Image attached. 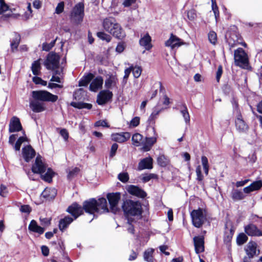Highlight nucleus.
Wrapping results in <instances>:
<instances>
[{
    "instance_id": "3c124183",
    "label": "nucleus",
    "mask_w": 262,
    "mask_h": 262,
    "mask_svg": "<svg viewBox=\"0 0 262 262\" xmlns=\"http://www.w3.org/2000/svg\"><path fill=\"white\" fill-rule=\"evenodd\" d=\"M132 72L135 78H138L141 75L142 69L140 67L133 66V70H132Z\"/></svg>"
},
{
    "instance_id": "0eeeda50",
    "label": "nucleus",
    "mask_w": 262,
    "mask_h": 262,
    "mask_svg": "<svg viewBox=\"0 0 262 262\" xmlns=\"http://www.w3.org/2000/svg\"><path fill=\"white\" fill-rule=\"evenodd\" d=\"M59 56L56 53H50L44 62V65L48 70H57L59 64Z\"/></svg>"
},
{
    "instance_id": "9b49d317",
    "label": "nucleus",
    "mask_w": 262,
    "mask_h": 262,
    "mask_svg": "<svg viewBox=\"0 0 262 262\" xmlns=\"http://www.w3.org/2000/svg\"><path fill=\"white\" fill-rule=\"evenodd\" d=\"M228 42L231 47H233L236 45H241L244 47H247V44L243 41L242 36L237 32H231L230 33Z\"/></svg>"
},
{
    "instance_id": "338daca9",
    "label": "nucleus",
    "mask_w": 262,
    "mask_h": 262,
    "mask_svg": "<svg viewBox=\"0 0 262 262\" xmlns=\"http://www.w3.org/2000/svg\"><path fill=\"white\" fill-rule=\"evenodd\" d=\"M223 73V69L222 66H219L217 68V71L216 74V79L217 82H219L220 78Z\"/></svg>"
},
{
    "instance_id": "4d7b16f0",
    "label": "nucleus",
    "mask_w": 262,
    "mask_h": 262,
    "mask_svg": "<svg viewBox=\"0 0 262 262\" xmlns=\"http://www.w3.org/2000/svg\"><path fill=\"white\" fill-rule=\"evenodd\" d=\"M212 10L214 13L215 18L217 21L219 18L220 13L217 4L211 5Z\"/></svg>"
},
{
    "instance_id": "a211bd4d",
    "label": "nucleus",
    "mask_w": 262,
    "mask_h": 262,
    "mask_svg": "<svg viewBox=\"0 0 262 262\" xmlns=\"http://www.w3.org/2000/svg\"><path fill=\"white\" fill-rule=\"evenodd\" d=\"M35 151L31 145H27L22 149V154L25 160L28 162L35 156Z\"/></svg>"
},
{
    "instance_id": "c85d7f7f",
    "label": "nucleus",
    "mask_w": 262,
    "mask_h": 262,
    "mask_svg": "<svg viewBox=\"0 0 262 262\" xmlns=\"http://www.w3.org/2000/svg\"><path fill=\"white\" fill-rule=\"evenodd\" d=\"M57 194L55 188H46L42 192L41 196L48 200L53 199Z\"/></svg>"
},
{
    "instance_id": "09e8293b",
    "label": "nucleus",
    "mask_w": 262,
    "mask_h": 262,
    "mask_svg": "<svg viewBox=\"0 0 262 262\" xmlns=\"http://www.w3.org/2000/svg\"><path fill=\"white\" fill-rule=\"evenodd\" d=\"M118 179L123 183H126L129 180V176L127 172L120 173L118 175Z\"/></svg>"
},
{
    "instance_id": "de8ad7c7",
    "label": "nucleus",
    "mask_w": 262,
    "mask_h": 262,
    "mask_svg": "<svg viewBox=\"0 0 262 262\" xmlns=\"http://www.w3.org/2000/svg\"><path fill=\"white\" fill-rule=\"evenodd\" d=\"M208 39L210 43L215 45L217 41L216 34L214 31H210L208 33Z\"/></svg>"
},
{
    "instance_id": "0e129e2a",
    "label": "nucleus",
    "mask_w": 262,
    "mask_h": 262,
    "mask_svg": "<svg viewBox=\"0 0 262 262\" xmlns=\"http://www.w3.org/2000/svg\"><path fill=\"white\" fill-rule=\"evenodd\" d=\"M60 134L62 137L64 141H67L69 138V133L67 129L63 128L60 131Z\"/></svg>"
},
{
    "instance_id": "2eb2a0df",
    "label": "nucleus",
    "mask_w": 262,
    "mask_h": 262,
    "mask_svg": "<svg viewBox=\"0 0 262 262\" xmlns=\"http://www.w3.org/2000/svg\"><path fill=\"white\" fill-rule=\"evenodd\" d=\"M195 251L197 254L204 251V238L203 236H196L193 237Z\"/></svg>"
},
{
    "instance_id": "6e6d98bb",
    "label": "nucleus",
    "mask_w": 262,
    "mask_h": 262,
    "mask_svg": "<svg viewBox=\"0 0 262 262\" xmlns=\"http://www.w3.org/2000/svg\"><path fill=\"white\" fill-rule=\"evenodd\" d=\"M79 171V168L75 167L70 170L68 174V178L69 179H72L75 176H76Z\"/></svg>"
},
{
    "instance_id": "7ed1b4c3",
    "label": "nucleus",
    "mask_w": 262,
    "mask_h": 262,
    "mask_svg": "<svg viewBox=\"0 0 262 262\" xmlns=\"http://www.w3.org/2000/svg\"><path fill=\"white\" fill-rule=\"evenodd\" d=\"M83 209L86 213H96L97 200L94 198L90 199L83 202L82 207L76 202L73 203L67 209L68 213L81 211Z\"/></svg>"
},
{
    "instance_id": "f257e3e1",
    "label": "nucleus",
    "mask_w": 262,
    "mask_h": 262,
    "mask_svg": "<svg viewBox=\"0 0 262 262\" xmlns=\"http://www.w3.org/2000/svg\"><path fill=\"white\" fill-rule=\"evenodd\" d=\"M32 171L34 173L40 174L42 179L48 182L52 181L54 174V172L50 168H47L46 164L40 155L36 157L35 163L32 166Z\"/></svg>"
},
{
    "instance_id": "1a4fd4ad",
    "label": "nucleus",
    "mask_w": 262,
    "mask_h": 262,
    "mask_svg": "<svg viewBox=\"0 0 262 262\" xmlns=\"http://www.w3.org/2000/svg\"><path fill=\"white\" fill-rule=\"evenodd\" d=\"M152 130L154 133V136L145 137L143 141L142 149L144 151H149L157 142L158 137V134L156 133L154 127H152Z\"/></svg>"
},
{
    "instance_id": "72a5a7b5",
    "label": "nucleus",
    "mask_w": 262,
    "mask_h": 262,
    "mask_svg": "<svg viewBox=\"0 0 262 262\" xmlns=\"http://www.w3.org/2000/svg\"><path fill=\"white\" fill-rule=\"evenodd\" d=\"M247 254L249 257H252L256 254V244L254 242H249L246 249Z\"/></svg>"
},
{
    "instance_id": "393cba45",
    "label": "nucleus",
    "mask_w": 262,
    "mask_h": 262,
    "mask_svg": "<svg viewBox=\"0 0 262 262\" xmlns=\"http://www.w3.org/2000/svg\"><path fill=\"white\" fill-rule=\"evenodd\" d=\"M262 187V181L258 180L253 182L249 186L245 187L243 191L245 193H249L252 191H256Z\"/></svg>"
},
{
    "instance_id": "58836bf2",
    "label": "nucleus",
    "mask_w": 262,
    "mask_h": 262,
    "mask_svg": "<svg viewBox=\"0 0 262 262\" xmlns=\"http://www.w3.org/2000/svg\"><path fill=\"white\" fill-rule=\"evenodd\" d=\"M71 105L74 107L78 108H86L89 110L91 109L92 107V104L89 103H83V102H73L71 103Z\"/></svg>"
},
{
    "instance_id": "603ef678",
    "label": "nucleus",
    "mask_w": 262,
    "mask_h": 262,
    "mask_svg": "<svg viewBox=\"0 0 262 262\" xmlns=\"http://www.w3.org/2000/svg\"><path fill=\"white\" fill-rule=\"evenodd\" d=\"M19 36L17 35L15 38L12 41L11 43V47L12 51H13L14 49H16L17 48L19 43Z\"/></svg>"
},
{
    "instance_id": "aec40b11",
    "label": "nucleus",
    "mask_w": 262,
    "mask_h": 262,
    "mask_svg": "<svg viewBox=\"0 0 262 262\" xmlns=\"http://www.w3.org/2000/svg\"><path fill=\"white\" fill-rule=\"evenodd\" d=\"M103 83V78L98 76L92 80L90 85L89 89L92 92H96L98 90L102 88Z\"/></svg>"
},
{
    "instance_id": "c03bdc74",
    "label": "nucleus",
    "mask_w": 262,
    "mask_h": 262,
    "mask_svg": "<svg viewBox=\"0 0 262 262\" xmlns=\"http://www.w3.org/2000/svg\"><path fill=\"white\" fill-rule=\"evenodd\" d=\"M56 75H60V72L59 70H55L53 75L52 76L51 81L58 82L59 84L62 83V79L59 76Z\"/></svg>"
},
{
    "instance_id": "e433bc0d",
    "label": "nucleus",
    "mask_w": 262,
    "mask_h": 262,
    "mask_svg": "<svg viewBox=\"0 0 262 262\" xmlns=\"http://www.w3.org/2000/svg\"><path fill=\"white\" fill-rule=\"evenodd\" d=\"M40 61V59H39L34 61L32 64L31 70L34 75H38L40 73L41 63Z\"/></svg>"
},
{
    "instance_id": "423d86ee",
    "label": "nucleus",
    "mask_w": 262,
    "mask_h": 262,
    "mask_svg": "<svg viewBox=\"0 0 262 262\" xmlns=\"http://www.w3.org/2000/svg\"><path fill=\"white\" fill-rule=\"evenodd\" d=\"M84 16V6L82 3H78L73 8L70 17L71 20L76 24L80 23Z\"/></svg>"
},
{
    "instance_id": "9d476101",
    "label": "nucleus",
    "mask_w": 262,
    "mask_h": 262,
    "mask_svg": "<svg viewBox=\"0 0 262 262\" xmlns=\"http://www.w3.org/2000/svg\"><path fill=\"white\" fill-rule=\"evenodd\" d=\"M120 197V193L119 192L107 193L106 198L110 205L111 210L112 212H115L118 210V204Z\"/></svg>"
},
{
    "instance_id": "2f4dec72",
    "label": "nucleus",
    "mask_w": 262,
    "mask_h": 262,
    "mask_svg": "<svg viewBox=\"0 0 262 262\" xmlns=\"http://www.w3.org/2000/svg\"><path fill=\"white\" fill-rule=\"evenodd\" d=\"M73 221V219L69 216H66L64 218L61 219L59 223V228L63 231L66 229L69 224H70Z\"/></svg>"
},
{
    "instance_id": "774afa93",
    "label": "nucleus",
    "mask_w": 262,
    "mask_h": 262,
    "mask_svg": "<svg viewBox=\"0 0 262 262\" xmlns=\"http://www.w3.org/2000/svg\"><path fill=\"white\" fill-rule=\"evenodd\" d=\"M95 126H103V127H109L107 123L105 120H99L95 123Z\"/></svg>"
},
{
    "instance_id": "13d9d810",
    "label": "nucleus",
    "mask_w": 262,
    "mask_h": 262,
    "mask_svg": "<svg viewBox=\"0 0 262 262\" xmlns=\"http://www.w3.org/2000/svg\"><path fill=\"white\" fill-rule=\"evenodd\" d=\"M64 4L63 2H61L58 3L55 9V13L59 14L62 12L64 9Z\"/></svg>"
},
{
    "instance_id": "7c9ffc66",
    "label": "nucleus",
    "mask_w": 262,
    "mask_h": 262,
    "mask_svg": "<svg viewBox=\"0 0 262 262\" xmlns=\"http://www.w3.org/2000/svg\"><path fill=\"white\" fill-rule=\"evenodd\" d=\"M139 43L141 46L144 47L147 50H150L152 47L151 37L148 34H146L142 37L140 40Z\"/></svg>"
},
{
    "instance_id": "8fccbe9b",
    "label": "nucleus",
    "mask_w": 262,
    "mask_h": 262,
    "mask_svg": "<svg viewBox=\"0 0 262 262\" xmlns=\"http://www.w3.org/2000/svg\"><path fill=\"white\" fill-rule=\"evenodd\" d=\"M27 140V138L25 137H20L17 140L15 145L14 148L16 150H19L21 144Z\"/></svg>"
},
{
    "instance_id": "473e14b6",
    "label": "nucleus",
    "mask_w": 262,
    "mask_h": 262,
    "mask_svg": "<svg viewBox=\"0 0 262 262\" xmlns=\"http://www.w3.org/2000/svg\"><path fill=\"white\" fill-rule=\"evenodd\" d=\"M132 140L134 146L137 147L142 146V143L144 141L143 136L139 133L134 134L132 136Z\"/></svg>"
},
{
    "instance_id": "49530a36",
    "label": "nucleus",
    "mask_w": 262,
    "mask_h": 262,
    "mask_svg": "<svg viewBox=\"0 0 262 262\" xmlns=\"http://www.w3.org/2000/svg\"><path fill=\"white\" fill-rule=\"evenodd\" d=\"M97 36L103 40H105L107 42H110L111 40L112 37L110 35L105 33L103 32H99L97 34Z\"/></svg>"
},
{
    "instance_id": "20e7f679",
    "label": "nucleus",
    "mask_w": 262,
    "mask_h": 262,
    "mask_svg": "<svg viewBox=\"0 0 262 262\" xmlns=\"http://www.w3.org/2000/svg\"><path fill=\"white\" fill-rule=\"evenodd\" d=\"M234 59L237 66L248 69L249 65L248 55L242 48H239L234 51Z\"/></svg>"
},
{
    "instance_id": "680f3d73",
    "label": "nucleus",
    "mask_w": 262,
    "mask_h": 262,
    "mask_svg": "<svg viewBox=\"0 0 262 262\" xmlns=\"http://www.w3.org/2000/svg\"><path fill=\"white\" fill-rule=\"evenodd\" d=\"M187 17L189 19L192 20L196 17L195 11L193 9H191L187 12Z\"/></svg>"
},
{
    "instance_id": "c9c22d12",
    "label": "nucleus",
    "mask_w": 262,
    "mask_h": 262,
    "mask_svg": "<svg viewBox=\"0 0 262 262\" xmlns=\"http://www.w3.org/2000/svg\"><path fill=\"white\" fill-rule=\"evenodd\" d=\"M241 190L235 189L231 192V198L234 201H239L245 198L246 195Z\"/></svg>"
},
{
    "instance_id": "a18cd8bd",
    "label": "nucleus",
    "mask_w": 262,
    "mask_h": 262,
    "mask_svg": "<svg viewBox=\"0 0 262 262\" xmlns=\"http://www.w3.org/2000/svg\"><path fill=\"white\" fill-rule=\"evenodd\" d=\"M248 239V237L246 234L242 233L238 235L237 237L236 242L238 245H242L244 244Z\"/></svg>"
},
{
    "instance_id": "37998d69",
    "label": "nucleus",
    "mask_w": 262,
    "mask_h": 262,
    "mask_svg": "<svg viewBox=\"0 0 262 262\" xmlns=\"http://www.w3.org/2000/svg\"><path fill=\"white\" fill-rule=\"evenodd\" d=\"M56 40L57 38L49 43L47 42L43 43L42 45V50L45 51H49L54 46Z\"/></svg>"
},
{
    "instance_id": "79ce46f5",
    "label": "nucleus",
    "mask_w": 262,
    "mask_h": 262,
    "mask_svg": "<svg viewBox=\"0 0 262 262\" xmlns=\"http://www.w3.org/2000/svg\"><path fill=\"white\" fill-rule=\"evenodd\" d=\"M183 109L181 110V113L182 114L185 121L186 123H189L190 122V116L188 112L186 105H183Z\"/></svg>"
},
{
    "instance_id": "b1692460",
    "label": "nucleus",
    "mask_w": 262,
    "mask_h": 262,
    "mask_svg": "<svg viewBox=\"0 0 262 262\" xmlns=\"http://www.w3.org/2000/svg\"><path fill=\"white\" fill-rule=\"evenodd\" d=\"M152 159L150 157L143 159L138 164V170L152 168Z\"/></svg>"
},
{
    "instance_id": "4468645a",
    "label": "nucleus",
    "mask_w": 262,
    "mask_h": 262,
    "mask_svg": "<svg viewBox=\"0 0 262 262\" xmlns=\"http://www.w3.org/2000/svg\"><path fill=\"white\" fill-rule=\"evenodd\" d=\"M127 191L129 194L140 198H144L147 195L146 192L142 189L133 185L127 186Z\"/></svg>"
},
{
    "instance_id": "c756f323",
    "label": "nucleus",
    "mask_w": 262,
    "mask_h": 262,
    "mask_svg": "<svg viewBox=\"0 0 262 262\" xmlns=\"http://www.w3.org/2000/svg\"><path fill=\"white\" fill-rule=\"evenodd\" d=\"M118 82V79L116 75H108L105 80V87L107 89H111L116 86Z\"/></svg>"
},
{
    "instance_id": "5701e85b",
    "label": "nucleus",
    "mask_w": 262,
    "mask_h": 262,
    "mask_svg": "<svg viewBox=\"0 0 262 262\" xmlns=\"http://www.w3.org/2000/svg\"><path fill=\"white\" fill-rule=\"evenodd\" d=\"M193 225L197 227H200L206 220L204 214H190Z\"/></svg>"
},
{
    "instance_id": "4c0bfd02",
    "label": "nucleus",
    "mask_w": 262,
    "mask_h": 262,
    "mask_svg": "<svg viewBox=\"0 0 262 262\" xmlns=\"http://www.w3.org/2000/svg\"><path fill=\"white\" fill-rule=\"evenodd\" d=\"M154 249H148L143 253L144 259L147 262H153Z\"/></svg>"
},
{
    "instance_id": "f704fd0d",
    "label": "nucleus",
    "mask_w": 262,
    "mask_h": 262,
    "mask_svg": "<svg viewBox=\"0 0 262 262\" xmlns=\"http://www.w3.org/2000/svg\"><path fill=\"white\" fill-rule=\"evenodd\" d=\"M94 75L92 73L84 75L79 82V86H86L94 78Z\"/></svg>"
},
{
    "instance_id": "864d4df0",
    "label": "nucleus",
    "mask_w": 262,
    "mask_h": 262,
    "mask_svg": "<svg viewBox=\"0 0 262 262\" xmlns=\"http://www.w3.org/2000/svg\"><path fill=\"white\" fill-rule=\"evenodd\" d=\"M33 81L36 84H41L43 86H46L47 85V82L42 80L41 78L35 76L32 79Z\"/></svg>"
},
{
    "instance_id": "cd10ccee",
    "label": "nucleus",
    "mask_w": 262,
    "mask_h": 262,
    "mask_svg": "<svg viewBox=\"0 0 262 262\" xmlns=\"http://www.w3.org/2000/svg\"><path fill=\"white\" fill-rule=\"evenodd\" d=\"M28 229L31 232L37 233L40 235L45 231V229L38 226L37 222L34 220L31 221L28 226Z\"/></svg>"
},
{
    "instance_id": "ddd939ff",
    "label": "nucleus",
    "mask_w": 262,
    "mask_h": 262,
    "mask_svg": "<svg viewBox=\"0 0 262 262\" xmlns=\"http://www.w3.org/2000/svg\"><path fill=\"white\" fill-rule=\"evenodd\" d=\"M113 97L112 92L108 90L101 91L97 96V102L99 105H104L110 101Z\"/></svg>"
},
{
    "instance_id": "dca6fc26",
    "label": "nucleus",
    "mask_w": 262,
    "mask_h": 262,
    "mask_svg": "<svg viewBox=\"0 0 262 262\" xmlns=\"http://www.w3.org/2000/svg\"><path fill=\"white\" fill-rule=\"evenodd\" d=\"M22 129L19 118L16 117H13L10 120L9 123V131L10 133L17 132Z\"/></svg>"
},
{
    "instance_id": "6ab92c4d",
    "label": "nucleus",
    "mask_w": 262,
    "mask_h": 262,
    "mask_svg": "<svg viewBox=\"0 0 262 262\" xmlns=\"http://www.w3.org/2000/svg\"><path fill=\"white\" fill-rule=\"evenodd\" d=\"M130 137L128 132L113 134L111 136L112 140L119 143H123L127 141Z\"/></svg>"
},
{
    "instance_id": "39448f33",
    "label": "nucleus",
    "mask_w": 262,
    "mask_h": 262,
    "mask_svg": "<svg viewBox=\"0 0 262 262\" xmlns=\"http://www.w3.org/2000/svg\"><path fill=\"white\" fill-rule=\"evenodd\" d=\"M34 99L41 102H54L58 99V96L51 94L47 91H34L32 92Z\"/></svg>"
},
{
    "instance_id": "ea45409f",
    "label": "nucleus",
    "mask_w": 262,
    "mask_h": 262,
    "mask_svg": "<svg viewBox=\"0 0 262 262\" xmlns=\"http://www.w3.org/2000/svg\"><path fill=\"white\" fill-rule=\"evenodd\" d=\"M157 162L161 167H165L169 164V160L163 155H160L158 157Z\"/></svg>"
},
{
    "instance_id": "bb28decb",
    "label": "nucleus",
    "mask_w": 262,
    "mask_h": 262,
    "mask_svg": "<svg viewBox=\"0 0 262 262\" xmlns=\"http://www.w3.org/2000/svg\"><path fill=\"white\" fill-rule=\"evenodd\" d=\"M235 122L236 129L239 131L243 132L246 131L248 129V125L242 119L241 114H239L237 116Z\"/></svg>"
},
{
    "instance_id": "4be33fe9",
    "label": "nucleus",
    "mask_w": 262,
    "mask_h": 262,
    "mask_svg": "<svg viewBox=\"0 0 262 262\" xmlns=\"http://www.w3.org/2000/svg\"><path fill=\"white\" fill-rule=\"evenodd\" d=\"M30 107L32 111L35 113L42 112L46 110L43 102L35 99L30 101Z\"/></svg>"
},
{
    "instance_id": "f3484780",
    "label": "nucleus",
    "mask_w": 262,
    "mask_h": 262,
    "mask_svg": "<svg viewBox=\"0 0 262 262\" xmlns=\"http://www.w3.org/2000/svg\"><path fill=\"white\" fill-rule=\"evenodd\" d=\"M184 43L181 39L172 34L169 39L165 42V46L170 47L171 49H174L179 47Z\"/></svg>"
},
{
    "instance_id": "69168bd1",
    "label": "nucleus",
    "mask_w": 262,
    "mask_h": 262,
    "mask_svg": "<svg viewBox=\"0 0 262 262\" xmlns=\"http://www.w3.org/2000/svg\"><path fill=\"white\" fill-rule=\"evenodd\" d=\"M118 148V145L117 143H114L111 149V152H110V157H114L115 154Z\"/></svg>"
},
{
    "instance_id": "5fc2aeb1",
    "label": "nucleus",
    "mask_w": 262,
    "mask_h": 262,
    "mask_svg": "<svg viewBox=\"0 0 262 262\" xmlns=\"http://www.w3.org/2000/svg\"><path fill=\"white\" fill-rule=\"evenodd\" d=\"M8 6L5 3L4 0H0V14L8 10Z\"/></svg>"
},
{
    "instance_id": "412c9836",
    "label": "nucleus",
    "mask_w": 262,
    "mask_h": 262,
    "mask_svg": "<svg viewBox=\"0 0 262 262\" xmlns=\"http://www.w3.org/2000/svg\"><path fill=\"white\" fill-rule=\"evenodd\" d=\"M109 209L106 200L104 198H99L97 200L96 213H108Z\"/></svg>"
},
{
    "instance_id": "a19ab883",
    "label": "nucleus",
    "mask_w": 262,
    "mask_h": 262,
    "mask_svg": "<svg viewBox=\"0 0 262 262\" xmlns=\"http://www.w3.org/2000/svg\"><path fill=\"white\" fill-rule=\"evenodd\" d=\"M158 179V176L157 174L154 173H149L142 175L141 180L143 183H146L151 179Z\"/></svg>"
},
{
    "instance_id": "f03ea898",
    "label": "nucleus",
    "mask_w": 262,
    "mask_h": 262,
    "mask_svg": "<svg viewBox=\"0 0 262 262\" xmlns=\"http://www.w3.org/2000/svg\"><path fill=\"white\" fill-rule=\"evenodd\" d=\"M102 24L104 29L114 37L122 39L125 36L124 30L115 18L112 17L105 18Z\"/></svg>"
},
{
    "instance_id": "052dcab7",
    "label": "nucleus",
    "mask_w": 262,
    "mask_h": 262,
    "mask_svg": "<svg viewBox=\"0 0 262 262\" xmlns=\"http://www.w3.org/2000/svg\"><path fill=\"white\" fill-rule=\"evenodd\" d=\"M196 173L197 176L196 179L199 181H202L204 178L201 172V167L200 165L198 166L196 168Z\"/></svg>"
},
{
    "instance_id": "bf43d9fd",
    "label": "nucleus",
    "mask_w": 262,
    "mask_h": 262,
    "mask_svg": "<svg viewBox=\"0 0 262 262\" xmlns=\"http://www.w3.org/2000/svg\"><path fill=\"white\" fill-rule=\"evenodd\" d=\"M140 123V118L139 117H135L132 119L130 122L129 126L130 127H135L137 126Z\"/></svg>"
},
{
    "instance_id": "f8f14e48",
    "label": "nucleus",
    "mask_w": 262,
    "mask_h": 262,
    "mask_svg": "<svg viewBox=\"0 0 262 262\" xmlns=\"http://www.w3.org/2000/svg\"><path fill=\"white\" fill-rule=\"evenodd\" d=\"M142 214H124V217L127 221L129 227L127 231L129 233L134 234V228L133 225V223H136L137 220L141 219Z\"/></svg>"
},
{
    "instance_id": "a878e982",
    "label": "nucleus",
    "mask_w": 262,
    "mask_h": 262,
    "mask_svg": "<svg viewBox=\"0 0 262 262\" xmlns=\"http://www.w3.org/2000/svg\"><path fill=\"white\" fill-rule=\"evenodd\" d=\"M245 232L249 236H260L261 231L253 224H249L245 227Z\"/></svg>"
},
{
    "instance_id": "6e6552de",
    "label": "nucleus",
    "mask_w": 262,
    "mask_h": 262,
    "mask_svg": "<svg viewBox=\"0 0 262 262\" xmlns=\"http://www.w3.org/2000/svg\"><path fill=\"white\" fill-rule=\"evenodd\" d=\"M124 213H141L139 209L141 208L140 203L132 200H127L122 206Z\"/></svg>"
},
{
    "instance_id": "e2e57ef3",
    "label": "nucleus",
    "mask_w": 262,
    "mask_h": 262,
    "mask_svg": "<svg viewBox=\"0 0 262 262\" xmlns=\"http://www.w3.org/2000/svg\"><path fill=\"white\" fill-rule=\"evenodd\" d=\"M20 211L22 213H30L32 211V209L28 205H21L20 208Z\"/></svg>"
}]
</instances>
